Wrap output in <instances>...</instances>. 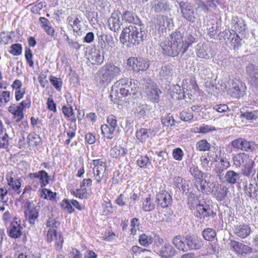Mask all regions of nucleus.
Returning a JSON list of instances; mask_svg holds the SVG:
<instances>
[{"label":"nucleus","instance_id":"obj_14","mask_svg":"<svg viewBox=\"0 0 258 258\" xmlns=\"http://www.w3.org/2000/svg\"><path fill=\"white\" fill-rule=\"evenodd\" d=\"M246 71L250 85L258 88V66H247Z\"/></svg>","mask_w":258,"mask_h":258},{"label":"nucleus","instance_id":"obj_44","mask_svg":"<svg viewBox=\"0 0 258 258\" xmlns=\"http://www.w3.org/2000/svg\"><path fill=\"white\" fill-rule=\"evenodd\" d=\"M147 62L146 59L140 57H131L127 60V64H146Z\"/></svg>","mask_w":258,"mask_h":258},{"label":"nucleus","instance_id":"obj_59","mask_svg":"<svg viewBox=\"0 0 258 258\" xmlns=\"http://www.w3.org/2000/svg\"><path fill=\"white\" fill-rule=\"evenodd\" d=\"M201 162L203 168L206 171L209 170L212 164L210 163V160L207 158L202 157L201 158Z\"/></svg>","mask_w":258,"mask_h":258},{"label":"nucleus","instance_id":"obj_56","mask_svg":"<svg viewBox=\"0 0 258 258\" xmlns=\"http://www.w3.org/2000/svg\"><path fill=\"white\" fill-rule=\"evenodd\" d=\"M8 135L5 133L0 137V148H7L9 145Z\"/></svg>","mask_w":258,"mask_h":258},{"label":"nucleus","instance_id":"obj_26","mask_svg":"<svg viewBox=\"0 0 258 258\" xmlns=\"http://www.w3.org/2000/svg\"><path fill=\"white\" fill-rule=\"evenodd\" d=\"M146 93L148 95L150 100L154 103H158L160 100V95L161 94L162 92L161 90L156 86Z\"/></svg>","mask_w":258,"mask_h":258},{"label":"nucleus","instance_id":"obj_8","mask_svg":"<svg viewBox=\"0 0 258 258\" xmlns=\"http://www.w3.org/2000/svg\"><path fill=\"white\" fill-rule=\"evenodd\" d=\"M230 248L237 254L246 256L252 251V248L243 243L232 240L229 243Z\"/></svg>","mask_w":258,"mask_h":258},{"label":"nucleus","instance_id":"obj_11","mask_svg":"<svg viewBox=\"0 0 258 258\" xmlns=\"http://www.w3.org/2000/svg\"><path fill=\"white\" fill-rule=\"evenodd\" d=\"M151 10L155 13H166L171 9L168 0H153L151 2Z\"/></svg>","mask_w":258,"mask_h":258},{"label":"nucleus","instance_id":"obj_61","mask_svg":"<svg viewBox=\"0 0 258 258\" xmlns=\"http://www.w3.org/2000/svg\"><path fill=\"white\" fill-rule=\"evenodd\" d=\"M179 115L180 119L184 121L190 120L193 118V115L192 113L183 111L180 113Z\"/></svg>","mask_w":258,"mask_h":258},{"label":"nucleus","instance_id":"obj_42","mask_svg":"<svg viewBox=\"0 0 258 258\" xmlns=\"http://www.w3.org/2000/svg\"><path fill=\"white\" fill-rule=\"evenodd\" d=\"M232 36L233 35L230 32L229 30H225L223 32H220L218 37L220 40H224L227 42V41H233Z\"/></svg>","mask_w":258,"mask_h":258},{"label":"nucleus","instance_id":"obj_2","mask_svg":"<svg viewBox=\"0 0 258 258\" xmlns=\"http://www.w3.org/2000/svg\"><path fill=\"white\" fill-rule=\"evenodd\" d=\"M170 37V41L163 47V50L168 55L172 56L183 54L186 51L187 46L183 47L182 33L179 31H175Z\"/></svg>","mask_w":258,"mask_h":258},{"label":"nucleus","instance_id":"obj_33","mask_svg":"<svg viewBox=\"0 0 258 258\" xmlns=\"http://www.w3.org/2000/svg\"><path fill=\"white\" fill-rule=\"evenodd\" d=\"M126 154V150L120 146H115L110 150V155L113 158L123 156Z\"/></svg>","mask_w":258,"mask_h":258},{"label":"nucleus","instance_id":"obj_9","mask_svg":"<svg viewBox=\"0 0 258 258\" xmlns=\"http://www.w3.org/2000/svg\"><path fill=\"white\" fill-rule=\"evenodd\" d=\"M213 185L212 187L208 190L213 193V195L218 202L223 201L227 196L228 189L223 185H219L218 183L212 182L210 184Z\"/></svg>","mask_w":258,"mask_h":258},{"label":"nucleus","instance_id":"obj_40","mask_svg":"<svg viewBox=\"0 0 258 258\" xmlns=\"http://www.w3.org/2000/svg\"><path fill=\"white\" fill-rule=\"evenodd\" d=\"M153 242V238L151 236L147 235L146 234H142L140 235L139 238V243L143 246H147Z\"/></svg>","mask_w":258,"mask_h":258},{"label":"nucleus","instance_id":"obj_54","mask_svg":"<svg viewBox=\"0 0 258 258\" xmlns=\"http://www.w3.org/2000/svg\"><path fill=\"white\" fill-rule=\"evenodd\" d=\"M197 54L198 57L205 58L209 57L208 54L207 53L205 48L204 46L202 45V46H199L198 48H197Z\"/></svg>","mask_w":258,"mask_h":258},{"label":"nucleus","instance_id":"obj_63","mask_svg":"<svg viewBox=\"0 0 258 258\" xmlns=\"http://www.w3.org/2000/svg\"><path fill=\"white\" fill-rule=\"evenodd\" d=\"M62 112L67 117H70L74 114L73 109L72 107H67L63 105L62 108Z\"/></svg>","mask_w":258,"mask_h":258},{"label":"nucleus","instance_id":"obj_55","mask_svg":"<svg viewBox=\"0 0 258 258\" xmlns=\"http://www.w3.org/2000/svg\"><path fill=\"white\" fill-rule=\"evenodd\" d=\"M107 120L109 126L115 130L117 126L116 117L113 115H110L108 117Z\"/></svg>","mask_w":258,"mask_h":258},{"label":"nucleus","instance_id":"obj_43","mask_svg":"<svg viewBox=\"0 0 258 258\" xmlns=\"http://www.w3.org/2000/svg\"><path fill=\"white\" fill-rule=\"evenodd\" d=\"M254 162L251 160L247 164L244 165L245 168L244 170V175L246 176H249L251 175H253L255 173V170L253 169Z\"/></svg>","mask_w":258,"mask_h":258},{"label":"nucleus","instance_id":"obj_25","mask_svg":"<svg viewBox=\"0 0 258 258\" xmlns=\"http://www.w3.org/2000/svg\"><path fill=\"white\" fill-rule=\"evenodd\" d=\"M97 36L98 42L102 46H105L106 44L108 45L113 44V38L111 35L100 32L97 33Z\"/></svg>","mask_w":258,"mask_h":258},{"label":"nucleus","instance_id":"obj_46","mask_svg":"<svg viewBox=\"0 0 258 258\" xmlns=\"http://www.w3.org/2000/svg\"><path fill=\"white\" fill-rule=\"evenodd\" d=\"M27 142L30 143L31 142H33L34 145L37 146L39 145L41 142V138L39 136L36 135L35 133L30 134L28 135L27 138Z\"/></svg>","mask_w":258,"mask_h":258},{"label":"nucleus","instance_id":"obj_1","mask_svg":"<svg viewBox=\"0 0 258 258\" xmlns=\"http://www.w3.org/2000/svg\"><path fill=\"white\" fill-rule=\"evenodd\" d=\"M145 31L142 30L140 25L138 26L130 25L124 28L120 36L121 42L128 47L138 45L143 41Z\"/></svg>","mask_w":258,"mask_h":258},{"label":"nucleus","instance_id":"obj_62","mask_svg":"<svg viewBox=\"0 0 258 258\" xmlns=\"http://www.w3.org/2000/svg\"><path fill=\"white\" fill-rule=\"evenodd\" d=\"M126 198L123 194H120L115 200V203L120 207H123L126 205Z\"/></svg>","mask_w":258,"mask_h":258},{"label":"nucleus","instance_id":"obj_51","mask_svg":"<svg viewBox=\"0 0 258 258\" xmlns=\"http://www.w3.org/2000/svg\"><path fill=\"white\" fill-rule=\"evenodd\" d=\"M42 192L44 195V199L53 200L56 198V194L55 192H53L49 189L44 188L42 189Z\"/></svg>","mask_w":258,"mask_h":258},{"label":"nucleus","instance_id":"obj_20","mask_svg":"<svg viewBox=\"0 0 258 258\" xmlns=\"http://www.w3.org/2000/svg\"><path fill=\"white\" fill-rule=\"evenodd\" d=\"M174 184L182 191L183 193L187 194L189 191V181L178 176L174 178Z\"/></svg>","mask_w":258,"mask_h":258},{"label":"nucleus","instance_id":"obj_21","mask_svg":"<svg viewBox=\"0 0 258 258\" xmlns=\"http://www.w3.org/2000/svg\"><path fill=\"white\" fill-rule=\"evenodd\" d=\"M27 208L29 210L28 219L31 224L35 223V220L38 217V213L40 210L39 206H36L34 208L31 207V204L29 202H27Z\"/></svg>","mask_w":258,"mask_h":258},{"label":"nucleus","instance_id":"obj_64","mask_svg":"<svg viewBox=\"0 0 258 258\" xmlns=\"http://www.w3.org/2000/svg\"><path fill=\"white\" fill-rule=\"evenodd\" d=\"M82 254L81 252L76 248H73L69 253V258H82Z\"/></svg>","mask_w":258,"mask_h":258},{"label":"nucleus","instance_id":"obj_18","mask_svg":"<svg viewBox=\"0 0 258 258\" xmlns=\"http://www.w3.org/2000/svg\"><path fill=\"white\" fill-rule=\"evenodd\" d=\"M250 227L246 224L237 225L234 228V233L237 236L244 238L250 233Z\"/></svg>","mask_w":258,"mask_h":258},{"label":"nucleus","instance_id":"obj_52","mask_svg":"<svg viewBox=\"0 0 258 258\" xmlns=\"http://www.w3.org/2000/svg\"><path fill=\"white\" fill-rule=\"evenodd\" d=\"M73 193L77 198L81 199H83L87 197V191L86 188L77 189L76 191H73Z\"/></svg>","mask_w":258,"mask_h":258},{"label":"nucleus","instance_id":"obj_47","mask_svg":"<svg viewBox=\"0 0 258 258\" xmlns=\"http://www.w3.org/2000/svg\"><path fill=\"white\" fill-rule=\"evenodd\" d=\"M22 51V45L21 44L16 43L11 45L9 52L14 55H18L21 54Z\"/></svg>","mask_w":258,"mask_h":258},{"label":"nucleus","instance_id":"obj_5","mask_svg":"<svg viewBox=\"0 0 258 258\" xmlns=\"http://www.w3.org/2000/svg\"><path fill=\"white\" fill-rule=\"evenodd\" d=\"M194 214L196 217L200 219H210L214 218L216 216V213L214 212L209 205L201 204L196 205Z\"/></svg>","mask_w":258,"mask_h":258},{"label":"nucleus","instance_id":"obj_23","mask_svg":"<svg viewBox=\"0 0 258 258\" xmlns=\"http://www.w3.org/2000/svg\"><path fill=\"white\" fill-rule=\"evenodd\" d=\"M176 252L174 248L170 244H165L160 250V255L163 258H171Z\"/></svg>","mask_w":258,"mask_h":258},{"label":"nucleus","instance_id":"obj_27","mask_svg":"<svg viewBox=\"0 0 258 258\" xmlns=\"http://www.w3.org/2000/svg\"><path fill=\"white\" fill-rule=\"evenodd\" d=\"M122 18L123 20L128 23L134 24H138L140 23V20L138 17L132 12L125 11L122 15Z\"/></svg>","mask_w":258,"mask_h":258},{"label":"nucleus","instance_id":"obj_35","mask_svg":"<svg viewBox=\"0 0 258 258\" xmlns=\"http://www.w3.org/2000/svg\"><path fill=\"white\" fill-rule=\"evenodd\" d=\"M257 148V144L254 142L247 141L244 139L242 150L245 152H253Z\"/></svg>","mask_w":258,"mask_h":258},{"label":"nucleus","instance_id":"obj_38","mask_svg":"<svg viewBox=\"0 0 258 258\" xmlns=\"http://www.w3.org/2000/svg\"><path fill=\"white\" fill-rule=\"evenodd\" d=\"M189 172L194 176L196 180L200 179L201 178H203L204 175L205 177L207 176V174L203 173L197 166L190 167Z\"/></svg>","mask_w":258,"mask_h":258},{"label":"nucleus","instance_id":"obj_45","mask_svg":"<svg viewBox=\"0 0 258 258\" xmlns=\"http://www.w3.org/2000/svg\"><path fill=\"white\" fill-rule=\"evenodd\" d=\"M142 85L145 90L146 93L149 91L152 88L157 86L156 84L150 79H144L142 81Z\"/></svg>","mask_w":258,"mask_h":258},{"label":"nucleus","instance_id":"obj_58","mask_svg":"<svg viewBox=\"0 0 258 258\" xmlns=\"http://www.w3.org/2000/svg\"><path fill=\"white\" fill-rule=\"evenodd\" d=\"M244 139L237 138L233 140L231 144L232 147L237 149H240L242 150V145L243 144Z\"/></svg>","mask_w":258,"mask_h":258},{"label":"nucleus","instance_id":"obj_4","mask_svg":"<svg viewBox=\"0 0 258 258\" xmlns=\"http://www.w3.org/2000/svg\"><path fill=\"white\" fill-rule=\"evenodd\" d=\"M120 72V69L117 66H103L96 74L95 80L99 86L107 85Z\"/></svg>","mask_w":258,"mask_h":258},{"label":"nucleus","instance_id":"obj_60","mask_svg":"<svg viewBox=\"0 0 258 258\" xmlns=\"http://www.w3.org/2000/svg\"><path fill=\"white\" fill-rule=\"evenodd\" d=\"M61 207L65 210H67L69 213H71L74 211V209L73 208L71 202L70 203L67 200H64L63 201Z\"/></svg>","mask_w":258,"mask_h":258},{"label":"nucleus","instance_id":"obj_10","mask_svg":"<svg viewBox=\"0 0 258 258\" xmlns=\"http://www.w3.org/2000/svg\"><path fill=\"white\" fill-rule=\"evenodd\" d=\"M93 173L95 180L98 183L101 182L106 171V164L104 162L100 159L93 160Z\"/></svg>","mask_w":258,"mask_h":258},{"label":"nucleus","instance_id":"obj_30","mask_svg":"<svg viewBox=\"0 0 258 258\" xmlns=\"http://www.w3.org/2000/svg\"><path fill=\"white\" fill-rule=\"evenodd\" d=\"M21 229L22 227L17 222L12 223L11 228L9 232V236L13 238H19L22 235Z\"/></svg>","mask_w":258,"mask_h":258},{"label":"nucleus","instance_id":"obj_53","mask_svg":"<svg viewBox=\"0 0 258 258\" xmlns=\"http://www.w3.org/2000/svg\"><path fill=\"white\" fill-rule=\"evenodd\" d=\"M172 155L175 160L181 161L183 156V153L180 148H176L173 150Z\"/></svg>","mask_w":258,"mask_h":258},{"label":"nucleus","instance_id":"obj_32","mask_svg":"<svg viewBox=\"0 0 258 258\" xmlns=\"http://www.w3.org/2000/svg\"><path fill=\"white\" fill-rule=\"evenodd\" d=\"M210 183L209 181L204 180L203 178H201L200 179L196 180L194 184L199 191L204 193L207 192L208 191L207 185L208 186Z\"/></svg>","mask_w":258,"mask_h":258},{"label":"nucleus","instance_id":"obj_19","mask_svg":"<svg viewBox=\"0 0 258 258\" xmlns=\"http://www.w3.org/2000/svg\"><path fill=\"white\" fill-rule=\"evenodd\" d=\"M240 175L239 173L233 170H228L226 172L224 179L226 182L231 185L235 184L239 182Z\"/></svg>","mask_w":258,"mask_h":258},{"label":"nucleus","instance_id":"obj_39","mask_svg":"<svg viewBox=\"0 0 258 258\" xmlns=\"http://www.w3.org/2000/svg\"><path fill=\"white\" fill-rule=\"evenodd\" d=\"M161 121L165 126H173L174 125L175 120L172 115L168 114L165 116L161 117Z\"/></svg>","mask_w":258,"mask_h":258},{"label":"nucleus","instance_id":"obj_3","mask_svg":"<svg viewBox=\"0 0 258 258\" xmlns=\"http://www.w3.org/2000/svg\"><path fill=\"white\" fill-rule=\"evenodd\" d=\"M119 98L128 95H136L138 92V83L136 80H129L127 78L120 79L112 86Z\"/></svg>","mask_w":258,"mask_h":258},{"label":"nucleus","instance_id":"obj_13","mask_svg":"<svg viewBox=\"0 0 258 258\" xmlns=\"http://www.w3.org/2000/svg\"><path fill=\"white\" fill-rule=\"evenodd\" d=\"M172 197L166 191H162L156 194V202L162 208L169 207L172 203Z\"/></svg>","mask_w":258,"mask_h":258},{"label":"nucleus","instance_id":"obj_7","mask_svg":"<svg viewBox=\"0 0 258 258\" xmlns=\"http://www.w3.org/2000/svg\"><path fill=\"white\" fill-rule=\"evenodd\" d=\"M28 177L30 180H33L32 183L34 184V186L35 187H37L39 185V182L35 180V179H39L41 187L46 186L49 183L48 174L44 170H40L35 173H30L28 175Z\"/></svg>","mask_w":258,"mask_h":258},{"label":"nucleus","instance_id":"obj_16","mask_svg":"<svg viewBox=\"0 0 258 258\" xmlns=\"http://www.w3.org/2000/svg\"><path fill=\"white\" fill-rule=\"evenodd\" d=\"M108 24L109 29L114 32L118 31L120 28L122 23L120 20V13L114 12L108 20Z\"/></svg>","mask_w":258,"mask_h":258},{"label":"nucleus","instance_id":"obj_12","mask_svg":"<svg viewBox=\"0 0 258 258\" xmlns=\"http://www.w3.org/2000/svg\"><path fill=\"white\" fill-rule=\"evenodd\" d=\"M185 242L189 249H199L203 245L202 239L194 235H187L185 237Z\"/></svg>","mask_w":258,"mask_h":258},{"label":"nucleus","instance_id":"obj_24","mask_svg":"<svg viewBox=\"0 0 258 258\" xmlns=\"http://www.w3.org/2000/svg\"><path fill=\"white\" fill-rule=\"evenodd\" d=\"M172 19L164 16H159L157 17L156 25L159 27V29L162 30L166 29L172 22Z\"/></svg>","mask_w":258,"mask_h":258},{"label":"nucleus","instance_id":"obj_41","mask_svg":"<svg viewBox=\"0 0 258 258\" xmlns=\"http://www.w3.org/2000/svg\"><path fill=\"white\" fill-rule=\"evenodd\" d=\"M147 134V129L142 128L136 132V137L140 142H145L149 138Z\"/></svg>","mask_w":258,"mask_h":258},{"label":"nucleus","instance_id":"obj_50","mask_svg":"<svg viewBox=\"0 0 258 258\" xmlns=\"http://www.w3.org/2000/svg\"><path fill=\"white\" fill-rule=\"evenodd\" d=\"M257 112L255 111L253 112L246 111L240 115L241 117H244L248 120H255L257 119Z\"/></svg>","mask_w":258,"mask_h":258},{"label":"nucleus","instance_id":"obj_22","mask_svg":"<svg viewBox=\"0 0 258 258\" xmlns=\"http://www.w3.org/2000/svg\"><path fill=\"white\" fill-rule=\"evenodd\" d=\"M232 27L235 31L240 33L246 29L244 21L242 18L233 17L232 19Z\"/></svg>","mask_w":258,"mask_h":258},{"label":"nucleus","instance_id":"obj_36","mask_svg":"<svg viewBox=\"0 0 258 258\" xmlns=\"http://www.w3.org/2000/svg\"><path fill=\"white\" fill-rule=\"evenodd\" d=\"M197 150L200 151H208L211 149V144L206 140H201L198 141L196 145Z\"/></svg>","mask_w":258,"mask_h":258},{"label":"nucleus","instance_id":"obj_34","mask_svg":"<svg viewBox=\"0 0 258 258\" xmlns=\"http://www.w3.org/2000/svg\"><path fill=\"white\" fill-rule=\"evenodd\" d=\"M202 235L204 238L208 241H212L216 235V231L211 228H205L202 231Z\"/></svg>","mask_w":258,"mask_h":258},{"label":"nucleus","instance_id":"obj_48","mask_svg":"<svg viewBox=\"0 0 258 258\" xmlns=\"http://www.w3.org/2000/svg\"><path fill=\"white\" fill-rule=\"evenodd\" d=\"M138 165L142 168H145L147 167L148 163H150L149 158L145 156H140L137 161Z\"/></svg>","mask_w":258,"mask_h":258},{"label":"nucleus","instance_id":"obj_37","mask_svg":"<svg viewBox=\"0 0 258 258\" xmlns=\"http://www.w3.org/2000/svg\"><path fill=\"white\" fill-rule=\"evenodd\" d=\"M101 132L103 136L107 139H111L113 138L114 130L111 128L107 124H103L101 127Z\"/></svg>","mask_w":258,"mask_h":258},{"label":"nucleus","instance_id":"obj_29","mask_svg":"<svg viewBox=\"0 0 258 258\" xmlns=\"http://www.w3.org/2000/svg\"><path fill=\"white\" fill-rule=\"evenodd\" d=\"M172 243L174 246L179 250L186 251V244L185 242V238H183L181 235H177L173 237Z\"/></svg>","mask_w":258,"mask_h":258},{"label":"nucleus","instance_id":"obj_15","mask_svg":"<svg viewBox=\"0 0 258 258\" xmlns=\"http://www.w3.org/2000/svg\"><path fill=\"white\" fill-rule=\"evenodd\" d=\"M133 112L135 116L145 118L148 115L149 109L147 104L137 102L134 103Z\"/></svg>","mask_w":258,"mask_h":258},{"label":"nucleus","instance_id":"obj_17","mask_svg":"<svg viewBox=\"0 0 258 258\" xmlns=\"http://www.w3.org/2000/svg\"><path fill=\"white\" fill-rule=\"evenodd\" d=\"M258 182L251 180L248 184H246L244 187V193L250 199H255L257 196Z\"/></svg>","mask_w":258,"mask_h":258},{"label":"nucleus","instance_id":"obj_49","mask_svg":"<svg viewBox=\"0 0 258 258\" xmlns=\"http://www.w3.org/2000/svg\"><path fill=\"white\" fill-rule=\"evenodd\" d=\"M13 114L17 122L20 121L24 118L23 110L20 107L17 106L16 111Z\"/></svg>","mask_w":258,"mask_h":258},{"label":"nucleus","instance_id":"obj_6","mask_svg":"<svg viewBox=\"0 0 258 258\" xmlns=\"http://www.w3.org/2000/svg\"><path fill=\"white\" fill-rule=\"evenodd\" d=\"M182 16L187 21L194 23L196 17L194 5L188 2H181L179 4Z\"/></svg>","mask_w":258,"mask_h":258},{"label":"nucleus","instance_id":"obj_28","mask_svg":"<svg viewBox=\"0 0 258 258\" xmlns=\"http://www.w3.org/2000/svg\"><path fill=\"white\" fill-rule=\"evenodd\" d=\"M232 159L234 164L236 167H240L246 164L247 160L248 159V156L244 153H241L235 155Z\"/></svg>","mask_w":258,"mask_h":258},{"label":"nucleus","instance_id":"obj_31","mask_svg":"<svg viewBox=\"0 0 258 258\" xmlns=\"http://www.w3.org/2000/svg\"><path fill=\"white\" fill-rule=\"evenodd\" d=\"M156 208V204L150 196L147 197L143 202L142 209L144 212H150L154 210Z\"/></svg>","mask_w":258,"mask_h":258},{"label":"nucleus","instance_id":"obj_57","mask_svg":"<svg viewBox=\"0 0 258 258\" xmlns=\"http://www.w3.org/2000/svg\"><path fill=\"white\" fill-rule=\"evenodd\" d=\"M8 184L16 190H19L21 187V183L19 180H13V178L11 177L8 180Z\"/></svg>","mask_w":258,"mask_h":258}]
</instances>
